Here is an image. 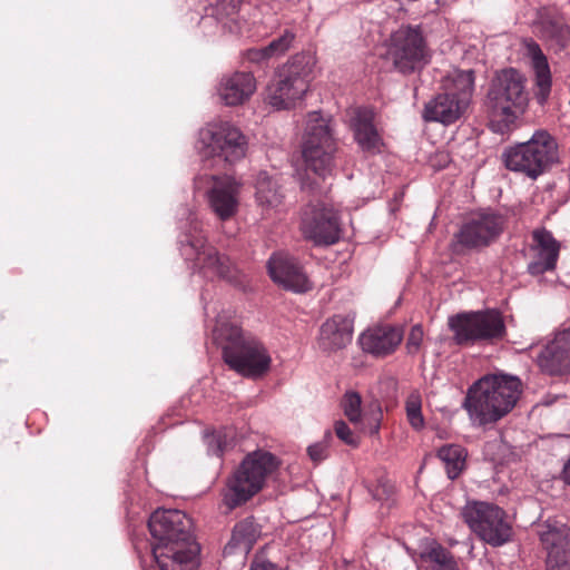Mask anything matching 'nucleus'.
<instances>
[{"instance_id":"473e14b6","label":"nucleus","mask_w":570,"mask_h":570,"mask_svg":"<svg viewBox=\"0 0 570 570\" xmlns=\"http://www.w3.org/2000/svg\"><path fill=\"white\" fill-rule=\"evenodd\" d=\"M341 407L351 423L358 424L362 421V397L357 392H345L341 401Z\"/></svg>"},{"instance_id":"cd10ccee","label":"nucleus","mask_w":570,"mask_h":570,"mask_svg":"<svg viewBox=\"0 0 570 570\" xmlns=\"http://www.w3.org/2000/svg\"><path fill=\"white\" fill-rule=\"evenodd\" d=\"M255 187L256 204L264 216L269 217L282 210L284 194L277 180L266 171H261L257 175Z\"/></svg>"},{"instance_id":"2eb2a0df","label":"nucleus","mask_w":570,"mask_h":570,"mask_svg":"<svg viewBox=\"0 0 570 570\" xmlns=\"http://www.w3.org/2000/svg\"><path fill=\"white\" fill-rule=\"evenodd\" d=\"M148 528L153 539L151 546L195 540L191 519L177 509L156 510L149 518Z\"/></svg>"},{"instance_id":"9d476101","label":"nucleus","mask_w":570,"mask_h":570,"mask_svg":"<svg viewBox=\"0 0 570 570\" xmlns=\"http://www.w3.org/2000/svg\"><path fill=\"white\" fill-rule=\"evenodd\" d=\"M507 226L504 215L483 209L472 213L454 234L452 249L456 254L464 250H479L499 239Z\"/></svg>"},{"instance_id":"6e6552de","label":"nucleus","mask_w":570,"mask_h":570,"mask_svg":"<svg viewBox=\"0 0 570 570\" xmlns=\"http://www.w3.org/2000/svg\"><path fill=\"white\" fill-rule=\"evenodd\" d=\"M336 142L333 137L331 121L318 112L308 115L302 155L306 169L325 178L333 170V156Z\"/></svg>"},{"instance_id":"423d86ee","label":"nucleus","mask_w":570,"mask_h":570,"mask_svg":"<svg viewBox=\"0 0 570 570\" xmlns=\"http://www.w3.org/2000/svg\"><path fill=\"white\" fill-rule=\"evenodd\" d=\"M277 468L276 458L269 452L248 454L227 482L224 503L233 510L262 490L266 476Z\"/></svg>"},{"instance_id":"72a5a7b5","label":"nucleus","mask_w":570,"mask_h":570,"mask_svg":"<svg viewBox=\"0 0 570 570\" xmlns=\"http://www.w3.org/2000/svg\"><path fill=\"white\" fill-rule=\"evenodd\" d=\"M422 401L419 393H411L405 402L406 416L411 426L420 430L424 426V419L422 415Z\"/></svg>"},{"instance_id":"79ce46f5","label":"nucleus","mask_w":570,"mask_h":570,"mask_svg":"<svg viewBox=\"0 0 570 570\" xmlns=\"http://www.w3.org/2000/svg\"><path fill=\"white\" fill-rule=\"evenodd\" d=\"M547 570H570V558L547 557Z\"/></svg>"},{"instance_id":"c85d7f7f","label":"nucleus","mask_w":570,"mask_h":570,"mask_svg":"<svg viewBox=\"0 0 570 570\" xmlns=\"http://www.w3.org/2000/svg\"><path fill=\"white\" fill-rule=\"evenodd\" d=\"M474 71L453 69L441 81V91L471 104L474 91Z\"/></svg>"},{"instance_id":"4c0bfd02","label":"nucleus","mask_w":570,"mask_h":570,"mask_svg":"<svg viewBox=\"0 0 570 570\" xmlns=\"http://www.w3.org/2000/svg\"><path fill=\"white\" fill-rule=\"evenodd\" d=\"M331 432H326L322 441L315 442L307 448V454L314 463H320L327 458Z\"/></svg>"},{"instance_id":"37998d69","label":"nucleus","mask_w":570,"mask_h":570,"mask_svg":"<svg viewBox=\"0 0 570 570\" xmlns=\"http://www.w3.org/2000/svg\"><path fill=\"white\" fill-rule=\"evenodd\" d=\"M247 58L249 61L256 63H261L271 59L265 47L249 49L247 51Z\"/></svg>"},{"instance_id":"de8ad7c7","label":"nucleus","mask_w":570,"mask_h":570,"mask_svg":"<svg viewBox=\"0 0 570 570\" xmlns=\"http://www.w3.org/2000/svg\"><path fill=\"white\" fill-rule=\"evenodd\" d=\"M432 570H459L458 563L450 566H433Z\"/></svg>"},{"instance_id":"f03ea898","label":"nucleus","mask_w":570,"mask_h":570,"mask_svg":"<svg viewBox=\"0 0 570 570\" xmlns=\"http://www.w3.org/2000/svg\"><path fill=\"white\" fill-rule=\"evenodd\" d=\"M214 340L222 348L225 363L238 374L255 379L268 372L272 358L266 347L237 324L219 323Z\"/></svg>"},{"instance_id":"20e7f679","label":"nucleus","mask_w":570,"mask_h":570,"mask_svg":"<svg viewBox=\"0 0 570 570\" xmlns=\"http://www.w3.org/2000/svg\"><path fill=\"white\" fill-rule=\"evenodd\" d=\"M502 159L509 170L537 179L560 161L559 145L550 132L539 129L528 141L507 148Z\"/></svg>"},{"instance_id":"6ab92c4d","label":"nucleus","mask_w":570,"mask_h":570,"mask_svg":"<svg viewBox=\"0 0 570 570\" xmlns=\"http://www.w3.org/2000/svg\"><path fill=\"white\" fill-rule=\"evenodd\" d=\"M403 338V327L385 323L365 330L358 337V344L363 352L383 358L393 354Z\"/></svg>"},{"instance_id":"39448f33","label":"nucleus","mask_w":570,"mask_h":570,"mask_svg":"<svg viewBox=\"0 0 570 570\" xmlns=\"http://www.w3.org/2000/svg\"><path fill=\"white\" fill-rule=\"evenodd\" d=\"M311 57L296 55L283 65L266 88L265 101L276 110L295 108L308 91L312 80Z\"/></svg>"},{"instance_id":"49530a36","label":"nucleus","mask_w":570,"mask_h":570,"mask_svg":"<svg viewBox=\"0 0 570 570\" xmlns=\"http://www.w3.org/2000/svg\"><path fill=\"white\" fill-rule=\"evenodd\" d=\"M562 476H563L564 482L570 484V459L567 461V463L563 466Z\"/></svg>"},{"instance_id":"58836bf2","label":"nucleus","mask_w":570,"mask_h":570,"mask_svg":"<svg viewBox=\"0 0 570 570\" xmlns=\"http://www.w3.org/2000/svg\"><path fill=\"white\" fill-rule=\"evenodd\" d=\"M334 430L336 436L342 440L347 445L356 446L358 441L357 438L354 435L353 431L350 429V426L342 420L336 421L334 424Z\"/></svg>"},{"instance_id":"0eeeda50","label":"nucleus","mask_w":570,"mask_h":570,"mask_svg":"<svg viewBox=\"0 0 570 570\" xmlns=\"http://www.w3.org/2000/svg\"><path fill=\"white\" fill-rule=\"evenodd\" d=\"M244 134L227 121L207 124L199 130L198 149L204 159L233 165L247 153Z\"/></svg>"},{"instance_id":"aec40b11","label":"nucleus","mask_w":570,"mask_h":570,"mask_svg":"<svg viewBox=\"0 0 570 570\" xmlns=\"http://www.w3.org/2000/svg\"><path fill=\"white\" fill-rule=\"evenodd\" d=\"M271 278L285 289L304 293L312 288L311 282L297 261L286 254L273 255L267 263Z\"/></svg>"},{"instance_id":"f257e3e1","label":"nucleus","mask_w":570,"mask_h":570,"mask_svg":"<svg viewBox=\"0 0 570 570\" xmlns=\"http://www.w3.org/2000/svg\"><path fill=\"white\" fill-rule=\"evenodd\" d=\"M520 394L519 377L507 374L485 375L469 387L463 407L473 424L484 426L511 412Z\"/></svg>"},{"instance_id":"4be33fe9","label":"nucleus","mask_w":570,"mask_h":570,"mask_svg":"<svg viewBox=\"0 0 570 570\" xmlns=\"http://www.w3.org/2000/svg\"><path fill=\"white\" fill-rule=\"evenodd\" d=\"M538 364L551 375L570 371V328L559 332L538 355Z\"/></svg>"},{"instance_id":"2f4dec72","label":"nucleus","mask_w":570,"mask_h":570,"mask_svg":"<svg viewBox=\"0 0 570 570\" xmlns=\"http://www.w3.org/2000/svg\"><path fill=\"white\" fill-rule=\"evenodd\" d=\"M257 529L253 520L245 519L238 522L233 530L232 540L245 549L252 548L256 541Z\"/></svg>"},{"instance_id":"f704fd0d","label":"nucleus","mask_w":570,"mask_h":570,"mask_svg":"<svg viewBox=\"0 0 570 570\" xmlns=\"http://www.w3.org/2000/svg\"><path fill=\"white\" fill-rule=\"evenodd\" d=\"M240 6L239 0H218L212 6L210 16L218 21L233 20Z\"/></svg>"},{"instance_id":"e433bc0d","label":"nucleus","mask_w":570,"mask_h":570,"mask_svg":"<svg viewBox=\"0 0 570 570\" xmlns=\"http://www.w3.org/2000/svg\"><path fill=\"white\" fill-rule=\"evenodd\" d=\"M423 342L424 331L422 326L419 324L412 326L405 341L406 353L411 356L419 354L422 350Z\"/></svg>"},{"instance_id":"7ed1b4c3","label":"nucleus","mask_w":570,"mask_h":570,"mask_svg":"<svg viewBox=\"0 0 570 570\" xmlns=\"http://www.w3.org/2000/svg\"><path fill=\"white\" fill-rule=\"evenodd\" d=\"M529 104L527 78L515 68H504L495 72L484 98V107L499 130L513 125L522 116Z\"/></svg>"},{"instance_id":"9b49d317","label":"nucleus","mask_w":570,"mask_h":570,"mask_svg":"<svg viewBox=\"0 0 570 570\" xmlns=\"http://www.w3.org/2000/svg\"><path fill=\"white\" fill-rule=\"evenodd\" d=\"M448 324L454 334L453 341L459 345L491 342L505 334L502 315L495 309L456 314L449 318Z\"/></svg>"},{"instance_id":"8fccbe9b","label":"nucleus","mask_w":570,"mask_h":570,"mask_svg":"<svg viewBox=\"0 0 570 570\" xmlns=\"http://www.w3.org/2000/svg\"><path fill=\"white\" fill-rule=\"evenodd\" d=\"M373 498L376 500H382V497L380 494V488L375 489V491L373 492Z\"/></svg>"},{"instance_id":"bb28decb","label":"nucleus","mask_w":570,"mask_h":570,"mask_svg":"<svg viewBox=\"0 0 570 570\" xmlns=\"http://www.w3.org/2000/svg\"><path fill=\"white\" fill-rule=\"evenodd\" d=\"M525 56L531 60V67L535 76V99L543 105L551 91V71L548 59L540 46L532 39H524Z\"/></svg>"},{"instance_id":"a878e982","label":"nucleus","mask_w":570,"mask_h":570,"mask_svg":"<svg viewBox=\"0 0 570 570\" xmlns=\"http://www.w3.org/2000/svg\"><path fill=\"white\" fill-rule=\"evenodd\" d=\"M538 534L547 557L570 558V528L566 523L548 519Z\"/></svg>"},{"instance_id":"a19ab883","label":"nucleus","mask_w":570,"mask_h":570,"mask_svg":"<svg viewBox=\"0 0 570 570\" xmlns=\"http://www.w3.org/2000/svg\"><path fill=\"white\" fill-rule=\"evenodd\" d=\"M248 570H286V569L278 567L277 564L273 563L272 561H269L263 557H255L252 560Z\"/></svg>"},{"instance_id":"b1692460","label":"nucleus","mask_w":570,"mask_h":570,"mask_svg":"<svg viewBox=\"0 0 570 570\" xmlns=\"http://www.w3.org/2000/svg\"><path fill=\"white\" fill-rule=\"evenodd\" d=\"M470 104L441 91L429 100L423 109L426 121H435L449 126L460 120L468 111Z\"/></svg>"},{"instance_id":"4468645a","label":"nucleus","mask_w":570,"mask_h":570,"mask_svg":"<svg viewBox=\"0 0 570 570\" xmlns=\"http://www.w3.org/2000/svg\"><path fill=\"white\" fill-rule=\"evenodd\" d=\"M181 253L186 259L195 262L204 276L227 281H232L235 276V269L229 258L208 245L203 235H187L181 245Z\"/></svg>"},{"instance_id":"f3484780","label":"nucleus","mask_w":570,"mask_h":570,"mask_svg":"<svg viewBox=\"0 0 570 570\" xmlns=\"http://www.w3.org/2000/svg\"><path fill=\"white\" fill-rule=\"evenodd\" d=\"M153 556L160 570H196L199 546L195 540L153 544Z\"/></svg>"},{"instance_id":"a211bd4d","label":"nucleus","mask_w":570,"mask_h":570,"mask_svg":"<svg viewBox=\"0 0 570 570\" xmlns=\"http://www.w3.org/2000/svg\"><path fill=\"white\" fill-rule=\"evenodd\" d=\"M242 184L230 176H213V186L207 190L210 210L222 222L232 219L239 208Z\"/></svg>"},{"instance_id":"f8f14e48","label":"nucleus","mask_w":570,"mask_h":570,"mask_svg":"<svg viewBox=\"0 0 570 570\" xmlns=\"http://www.w3.org/2000/svg\"><path fill=\"white\" fill-rule=\"evenodd\" d=\"M387 55L404 75L421 70L431 58L420 27L412 26H402L392 33Z\"/></svg>"},{"instance_id":"393cba45","label":"nucleus","mask_w":570,"mask_h":570,"mask_svg":"<svg viewBox=\"0 0 570 570\" xmlns=\"http://www.w3.org/2000/svg\"><path fill=\"white\" fill-rule=\"evenodd\" d=\"M255 90V77L250 72L237 71L222 78L218 95L227 106H238L248 100Z\"/></svg>"},{"instance_id":"c9c22d12","label":"nucleus","mask_w":570,"mask_h":570,"mask_svg":"<svg viewBox=\"0 0 570 570\" xmlns=\"http://www.w3.org/2000/svg\"><path fill=\"white\" fill-rule=\"evenodd\" d=\"M294 39V32L291 30H285L278 38L272 40L267 46H265L269 58H278L287 52Z\"/></svg>"},{"instance_id":"ddd939ff","label":"nucleus","mask_w":570,"mask_h":570,"mask_svg":"<svg viewBox=\"0 0 570 570\" xmlns=\"http://www.w3.org/2000/svg\"><path fill=\"white\" fill-rule=\"evenodd\" d=\"M299 229L305 238L317 245L334 244L341 236L337 213L318 200L307 204L302 209Z\"/></svg>"},{"instance_id":"1a4fd4ad","label":"nucleus","mask_w":570,"mask_h":570,"mask_svg":"<svg viewBox=\"0 0 570 570\" xmlns=\"http://www.w3.org/2000/svg\"><path fill=\"white\" fill-rule=\"evenodd\" d=\"M461 517L478 538L492 547H501L512 538L507 513L495 504L468 502L461 510Z\"/></svg>"},{"instance_id":"a18cd8bd","label":"nucleus","mask_w":570,"mask_h":570,"mask_svg":"<svg viewBox=\"0 0 570 570\" xmlns=\"http://www.w3.org/2000/svg\"><path fill=\"white\" fill-rule=\"evenodd\" d=\"M381 411H377L372 417L371 433L377 434L380 430Z\"/></svg>"},{"instance_id":"ea45409f","label":"nucleus","mask_w":570,"mask_h":570,"mask_svg":"<svg viewBox=\"0 0 570 570\" xmlns=\"http://www.w3.org/2000/svg\"><path fill=\"white\" fill-rule=\"evenodd\" d=\"M429 558L434 562V566H450L456 564L454 558L450 554L448 550L442 547L432 548L429 552Z\"/></svg>"},{"instance_id":"7c9ffc66","label":"nucleus","mask_w":570,"mask_h":570,"mask_svg":"<svg viewBox=\"0 0 570 570\" xmlns=\"http://www.w3.org/2000/svg\"><path fill=\"white\" fill-rule=\"evenodd\" d=\"M438 456L443 462L448 476L454 480L465 465L466 452L461 445L449 444L438 451Z\"/></svg>"},{"instance_id":"5701e85b","label":"nucleus","mask_w":570,"mask_h":570,"mask_svg":"<svg viewBox=\"0 0 570 570\" xmlns=\"http://www.w3.org/2000/svg\"><path fill=\"white\" fill-rule=\"evenodd\" d=\"M350 126L358 147L370 154L381 151L383 139L374 125V112L370 108H355L352 111Z\"/></svg>"},{"instance_id":"c756f323","label":"nucleus","mask_w":570,"mask_h":570,"mask_svg":"<svg viewBox=\"0 0 570 570\" xmlns=\"http://www.w3.org/2000/svg\"><path fill=\"white\" fill-rule=\"evenodd\" d=\"M540 37L561 50L570 43V27L561 18H544L538 23Z\"/></svg>"},{"instance_id":"412c9836","label":"nucleus","mask_w":570,"mask_h":570,"mask_svg":"<svg viewBox=\"0 0 570 570\" xmlns=\"http://www.w3.org/2000/svg\"><path fill=\"white\" fill-rule=\"evenodd\" d=\"M354 317L336 314L327 318L320 327L317 344L326 353L345 348L353 338Z\"/></svg>"},{"instance_id":"09e8293b","label":"nucleus","mask_w":570,"mask_h":570,"mask_svg":"<svg viewBox=\"0 0 570 570\" xmlns=\"http://www.w3.org/2000/svg\"><path fill=\"white\" fill-rule=\"evenodd\" d=\"M382 490H383L384 493H387V494L392 493V487L391 485L383 484L382 485Z\"/></svg>"},{"instance_id":"c03bdc74","label":"nucleus","mask_w":570,"mask_h":570,"mask_svg":"<svg viewBox=\"0 0 570 570\" xmlns=\"http://www.w3.org/2000/svg\"><path fill=\"white\" fill-rule=\"evenodd\" d=\"M209 443V452L214 455H220L223 453V444L219 438L215 435L210 436L208 440Z\"/></svg>"},{"instance_id":"dca6fc26","label":"nucleus","mask_w":570,"mask_h":570,"mask_svg":"<svg viewBox=\"0 0 570 570\" xmlns=\"http://www.w3.org/2000/svg\"><path fill=\"white\" fill-rule=\"evenodd\" d=\"M560 248V242L554 238L550 230L544 227L533 229L529 245L528 273L532 276H539L554 271Z\"/></svg>"}]
</instances>
